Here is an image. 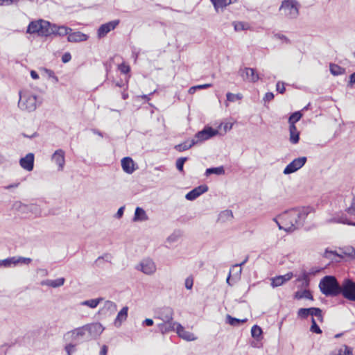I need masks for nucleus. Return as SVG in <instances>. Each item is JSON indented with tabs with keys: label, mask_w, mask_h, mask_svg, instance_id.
Instances as JSON below:
<instances>
[{
	"label": "nucleus",
	"mask_w": 355,
	"mask_h": 355,
	"mask_svg": "<svg viewBox=\"0 0 355 355\" xmlns=\"http://www.w3.org/2000/svg\"><path fill=\"white\" fill-rule=\"evenodd\" d=\"M306 157H300L293 159L284 170V174L288 175L301 168L306 163Z\"/></svg>",
	"instance_id": "obj_12"
},
{
	"label": "nucleus",
	"mask_w": 355,
	"mask_h": 355,
	"mask_svg": "<svg viewBox=\"0 0 355 355\" xmlns=\"http://www.w3.org/2000/svg\"><path fill=\"white\" fill-rule=\"evenodd\" d=\"M119 69L123 73H129L130 68L128 65L125 64H121L119 66Z\"/></svg>",
	"instance_id": "obj_53"
},
{
	"label": "nucleus",
	"mask_w": 355,
	"mask_h": 355,
	"mask_svg": "<svg viewBox=\"0 0 355 355\" xmlns=\"http://www.w3.org/2000/svg\"><path fill=\"white\" fill-rule=\"evenodd\" d=\"M19 164L21 168L27 171H31L34 167V155L31 153H28L24 157L19 160Z\"/></svg>",
	"instance_id": "obj_16"
},
{
	"label": "nucleus",
	"mask_w": 355,
	"mask_h": 355,
	"mask_svg": "<svg viewBox=\"0 0 355 355\" xmlns=\"http://www.w3.org/2000/svg\"><path fill=\"white\" fill-rule=\"evenodd\" d=\"M225 173V170L223 166L209 168L205 171V175L209 176L211 174L223 175Z\"/></svg>",
	"instance_id": "obj_40"
},
{
	"label": "nucleus",
	"mask_w": 355,
	"mask_h": 355,
	"mask_svg": "<svg viewBox=\"0 0 355 355\" xmlns=\"http://www.w3.org/2000/svg\"><path fill=\"white\" fill-rule=\"evenodd\" d=\"M176 333L178 336L187 341H193L197 339V337L191 332L187 331L184 327H182L180 323H177V326L175 328Z\"/></svg>",
	"instance_id": "obj_17"
},
{
	"label": "nucleus",
	"mask_w": 355,
	"mask_h": 355,
	"mask_svg": "<svg viewBox=\"0 0 355 355\" xmlns=\"http://www.w3.org/2000/svg\"><path fill=\"white\" fill-rule=\"evenodd\" d=\"M32 259L28 257L15 256L0 260V266L4 268H10L19 265H29Z\"/></svg>",
	"instance_id": "obj_7"
},
{
	"label": "nucleus",
	"mask_w": 355,
	"mask_h": 355,
	"mask_svg": "<svg viewBox=\"0 0 355 355\" xmlns=\"http://www.w3.org/2000/svg\"><path fill=\"white\" fill-rule=\"evenodd\" d=\"M347 214L355 217V198L352 199L350 205L345 209Z\"/></svg>",
	"instance_id": "obj_46"
},
{
	"label": "nucleus",
	"mask_w": 355,
	"mask_h": 355,
	"mask_svg": "<svg viewBox=\"0 0 355 355\" xmlns=\"http://www.w3.org/2000/svg\"><path fill=\"white\" fill-rule=\"evenodd\" d=\"M65 279L60 277L56 279H45L40 282L41 286H46L51 288H59L64 285Z\"/></svg>",
	"instance_id": "obj_24"
},
{
	"label": "nucleus",
	"mask_w": 355,
	"mask_h": 355,
	"mask_svg": "<svg viewBox=\"0 0 355 355\" xmlns=\"http://www.w3.org/2000/svg\"><path fill=\"white\" fill-rule=\"evenodd\" d=\"M309 309H310L309 312V315L317 317L319 321L322 322L323 317L322 315V310L320 308L311 307L309 308Z\"/></svg>",
	"instance_id": "obj_41"
},
{
	"label": "nucleus",
	"mask_w": 355,
	"mask_h": 355,
	"mask_svg": "<svg viewBox=\"0 0 355 355\" xmlns=\"http://www.w3.org/2000/svg\"><path fill=\"white\" fill-rule=\"evenodd\" d=\"M233 124L231 123H225L224 124H221L220 127H223L224 132H227L232 128Z\"/></svg>",
	"instance_id": "obj_60"
},
{
	"label": "nucleus",
	"mask_w": 355,
	"mask_h": 355,
	"mask_svg": "<svg viewBox=\"0 0 355 355\" xmlns=\"http://www.w3.org/2000/svg\"><path fill=\"white\" fill-rule=\"evenodd\" d=\"M177 322H162L157 324L159 331L162 334H166L169 331L175 330Z\"/></svg>",
	"instance_id": "obj_22"
},
{
	"label": "nucleus",
	"mask_w": 355,
	"mask_h": 355,
	"mask_svg": "<svg viewBox=\"0 0 355 355\" xmlns=\"http://www.w3.org/2000/svg\"><path fill=\"white\" fill-rule=\"evenodd\" d=\"M345 254L351 258L355 259V248H347L345 251Z\"/></svg>",
	"instance_id": "obj_54"
},
{
	"label": "nucleus",
	"mask_w": 355,
	"mask_h": 355,
	"mask_svg": "<svg viewBox=\"0 0 355 355\" xmlns=\"http://www.w3.org/2000/svg\"><path fill=\"white\" fill-rule=\"evenodd\" d=\"M289 141L293 144H296L300 140V132L295 125H289Z\"/></svg>",
	"instance_id": "obj_28"
},
{
	"label": "nucleus",
	"mask_w": 355,
	"mask_h": 355,
	"mask_svg": "<svg viewBox=\"0 0 355 355\" xmlns=\"http://www.w3.org/2000/svg\"><path fill=\"white\" fill-rule=\"evenodd\" d=\"M300 4L296 0H284L279 10L290 19H295L299 15Z\"/></svg>",
	"instance_id": "obj_4"
},
{
	"label": "nucleus",
	"mask_w": 355,
	"mask_h": 355,
	"mask_svg": "<svg viewBox=\"0 0 355 355\" xmlns=\"http://www.w3.org/2000/svg\"><path fill=\"white\" fill-rule=\"evenodd\" d=\"M53 35H58L60 36H64V35H69V33L72 31V29L71 28L64 26H57L55 24H53Z\"/></svg>",
	"instance_id": "obj_30"
},
{
	"label": "nucleus",
	"mask_w": 355,
	"mask_h": 355,
	"mask_svg": "<svg viewBox=\"0 0 355 355\" xmlns=\"http://www.w3.org/2000/svg\"><path fill=\"white\" fill-rule=\"evenodd\" d=\"M236 268H237V270L236 271L235 273H234L233 279H235L238 280V279H239L241 274L242 272V268H240V267Z\"/></svg>",
	"instance_id": "obj_64"
},
{
	"label": "nucleus",
	"mask_w": 355,
	"mask_h": 355,
	"mask_svg": "<svg viewBox=\"0 0 355 355\" xmlns=\"http://www.w3.org/2000/svg\"><path fill=\"white\" fill-rule=\"evenodd\" d=\"M276 89L280 94H283L285 92L284 84L281 82H278L276 85Z\"/></svg>",
	"instance_id": "obj_56"
},
{
	"label": "nucleus",
	"mask_w": 355,
	"mask_h": 355,
	"mask_svg": "<svg viewBox=\"0 0 355 355\" xmlns=\"http://www.w3.org/2000/svg\"><path fill=\"white\" fill-rule=\"evenodd\" d=\"M329 70L331 74L334 76H339L345 73V69L338 64H330Z\"/></svg>",
	"instance_id": "obj_38"
},
{
	"label": "nucleus",
	"mask_w": 355,
	"mask_h": 355,
	"mask_svg": "<svg viewBox=\"0 0 355 355\" xmlns=\"http://www.w3.org/2000/svg\"><path fill=\"white\" fill-rule=\"evenodd\" d=\"M216 11L232 3V0H211Z\"/></svg>",
	"instance_id": "obj_35"
},
{
	"label": "nucleus",
	"mask_w": 355,
	"mask_h": 355,
	"mask_svg": "<svg viewBox=\"0 0 355 355\" xmlns=\"http://www.w3.org/2000/svg\"><path fill=\"white\" fill-rule=\"evenodd\" d=\"M121 167L123 171L128 174H132L136 169L132 159L129 157H124L121 159Z\"/></svg>",
	"instance_id": "obj_21"
},
{
	"label": "nucleus",
	"mask_w": 355,
	"mask_h": 355,
	"mask_svg": "<svg viewBox=\"0 0 355 355\" xmlns=\"http://www.w3.org/2000/svg\"><path fill=\"white\" fill-rule=\"evenodd\" d=\"M42 71L45 73V74L49 78H53L55 83L58 82V77L55 75L54 72L52 70L46 69V68H44V69H42Z\"/></svg>",
	"instance_id": "obj_50"
},
{
	"label": "nucleus",
	"mask_w": 355,
	"mask_h": 355,
	"mask_svg": "<svg viewBox=\"0 0 355 355\" xmlns=\"http://www.w3.org/2000/svg\"><path fill=\"white\" fill-rule=\"evenodd\" d=\"M193 279L192 277H188L186 279H185V287L190 290L193 287Z\"/></svg>",
	"instance_id": "obj_52"
},
{
	"label": "nucleus",
	"mask_w": 355,
	"mask_h": 355,
	"mask_svg": "<svg viewBox=\"0 0 355 355\" xmlns=\"http://www.w3.org/2000/svg\"><path fill=\"white\" fill-rule=\"evenodd\" d=\"M208 191V187L206 185H200L197 187L187 193L185 198L188 200H194L202 193Z\"/></svg>",
	"instance_id": "obj_18"
},
{
	"label": "nucleus",
	"mask_w": 355,
	"mask_h": 355,
	"mask_svg": "<svg viewBox=\"0 0 355 355\" xmlns=\"http://www.w3.org/2000/svg\"><path fill=\"white\" fill-rule=\"evenodd\" d=\"M128 307L124 306L118 313L117 316L114 320V324L116 327H119L121 323L127 319L128 317Z\"/></svg>",
	"instance_id": "obj_29"
},
{
	"label": "nucleus",
	"mask_w": 355,
	"mask_h": 355,
	"mask_svg": "<svg viewBox=\"0 0 355 355\" xmlns=\"http://www.w3.org/2000/svg\"><path fill=\"white\" fill-rule=\"evenodd\" d=\"M273 98H274L273 93L267 92L263 97V101L265 102H267V101L269 102V101H272Z\"/></svg>",
	"instance_id": "obj_57"
},
{
	"label": "nucleus",
	"mask_w": 355,
	"mask_h": 355,
	"mask_svg": "<svg viewBox=\"0 0 355 355\" xmlns=\"http://www.w3.org/2000/svg\"><path fill=\"white\" fill-rule=\"evenodd\" d=\"M42 103L38 100L37 96L28 91L19 92V100L18 101L19 108L25 112H32Z\"/></svg>",
	"instance_id": "obj_2"
},
{
	"label": "nucleus",
	"mask_w": 355,
	"mask_h": 355,
	"mask_svg": "<svg viewBox=\"0 0 355 355\" xmlns=\"http://www.w3.org/2000/svg\"><path fill=\"white\" fill-rule=\"evenodd\" d=\"M37 273L40 275L42 277L47 276L49 274V272L45 268H37Z\"/></svg>",
	"instance_id": "obj_62"
},
{
	"label": "nucleus",
	"mask_w": 355,
	"mask_h": 355,
	"mask_svg": "<svg viewBox=\"0 0 355 355\" xmlns=\"http://www.w3.org/2000/svg\"><path fill=\"white\" fill-rule=\"evenodd\" d=\"M20 203H22L21 202H16L15 204H14V206L16 209H19V211H22V212H28V208H24V207H21L20 206Z\"/></svg>",
	"instance_id": "obj_58"
},
{
	"label": "nucleus",
	"mask_w": 355,
	"mask_h": 355,
	"mask_svg": "<svg viewBox=\"0 0 355 355\" xmlns=\"http://www.w3.org/2000/svg\"><path fill=\"white\" fill-rule=\"evenodd\" d=\"M71 59V55L69 53H65L62 57V61L64 63L69 62Z\"/></svg>",
	"instance_id": "obj_61"
},
{
	"label": "nucleus",
	"mask_w": 355,
	"mask_h": 355,
	"mask_svg": "<svg viewBox=\"0 0 355 355\" xmlns=\"http://www.w3.org/2000/svg\"><path fill=\"white\" fill-rule=\"evenodd\" d=\"M241 75L244 80L252 83H255L259 79V74L256 72L255 69L252 68H245L241 72Z\"/></svg>",
	"instance_id": "obj_19"
},
{
	"label": "nucleus",
	"mask_w": 355,
	"mask_h": 355,
	"mask_svg": "<svg viewBox=\"0 0 355 355\" xmlns=\"http://www.w3.org/2000/svg\"><path fill=\"white\" fill-rule=\"evenodd\" d=\"M136 269L141 271L147 275H153L157 270V266L154 261L150 258H146L141 261Z\"/></svg>",
	"instance_id": "obj_8"
},
{
	"label": "nucleus",
	"mask_w": 355,
	"mask_h": 355,
	"mask_svg": "<svg viewBox=\"0 0 355 355\" xmlns=\"http://www.w3.org/2000/svg\"><path fill=\"white\" fill-rule=\"evenodd\" d=\"M119 24V20L111 21L108 23L102 24L98 29V36L101 38L105 36L110 31L114 30Z\"/></svg>",
	"instance_id": "obj_14"
},
{
	"label": "nucleus",
	"mask_w": 355,
	"mask_h": 355,
	"mask_svg": "<svg viewBox=\"0 0 355 355\" xmlns=\"http://www.w3.org/2000/svg\"><path fill=\"white\" fill-rule=\"evenodd\" d=\"M19 205L21 207L28 208V212H31L35 216H39L41 214V209L36 204L26 205L24 203H20Z\"/></svg>",
	"instance_id": "obj_33"
},
{
	"label": "nucleus",
	"mask_w": 355,
	"mask_h": 355,
	"mask_svg": "<svg viewBox=\"0 0 355 355\" xmlns=\"http://www.w3.org/2000/svg\"><path fill=\"white\" fill-rule=\"evenodd\" d=\"M298 281H304L306 282V285L309 284V274L306 272H304L300 277L297 279Z\"/></svg>",
	"instance_id": "obj_55"
},
{
	"label": "nucleus",
	"mask_w": 355,
	"mask_h": 355,
	"mask_svg": "<svg viewBox=\"0 0 355 355\" xmlns=\"http://www.w3.org/2000/svg\"><path fill=\"white\" fill-rule=\"evenodd\" d=\"M148 220V217L146 213V211L139 207L135 209L134 217L132 221L134 222H143Z\"/></svg>",
	"instance_id": "obj_26"
},
{
	"label": "nucleus",
	"mask_w": 355,
	"mask_h": 355,
	"mask_svg": "<svg viewBox=\"0 0 355 355\" xmlns=\"http://www.w3.org/2000/svg\"><path fill=\"white\" fill-rule=\"evenodd\" d=\"M196 144V139H192L190 141H186L182 144L175 146V149L179 152H182L191 148L193 146Z\"/></svg>",
	"instance_id": "obj_31"
},
{
	"label": "nucleus",
	"mask_w": 355,
	"mask_h": 355,
	"mask_svg": "<svg viewBox=\"0 0 355 355\" xmlns=\"http://www.w3.org/2000/svg\"><path fill=\"white\" fill-rule=\"evenodd\" d=\"M218 134V130H215L209 126H205L201 131L197 132L193 139H196V144L206 141Z\"/></svg>",
	"instance_id": "obj_11"
},
{
	"label": "nucleus",
	"mask_w": 355,
	"mask_h": 355,
	"mask_svg": "<svg viewBox=\"0 0 355 355\" xmlns=\"http://www.w3.org/2000/svg\"><path fill=\"white\" fill-rule=\"evenodd\" d=\"M124 209H125V207L124 206L121 207L118 209V211H117V212H116V214L115 215V217L117 218H121L123 216V215Z\"/></svg>",
	"instance_id": "obj_63"
},
{
	"label": "nucleus",
	"mask_w": 355,
	"mask_h": 355,
	"mask_svg": "<svg viewBox=\"0 0 355 355\" xmlns=\"http://www.w3.org/2000/svg\"><path fill=\"white\" fill-rule=\"evenodd\" d=\"M309 308H301L297 311V316L302 319H305L309 315Z\"/></svg>",
	"instance_id": "obj_45"
},
{
	"label": "nucleus",
	"mask_w": 355,
	"mask_h": 355,
	"mask_svg": "<svg viewBox=\"0 0 355 355\" xmlns=\"http://www.w3.org/2000/svg\"><path fill=\"white\" fill-rule=\"evenodd\" d=\"M40 31L39 33V36L42 37H49L53 34V24H51L50 22L44 20L43 22H42Z\"/></svg>",
	"instance_id": "obj_23"
},
{
	"label": "nucleus",
	"mask_w": 355,
	"mask_h": 355,
	"mask_svg": "<svg viewBox=\"0 0 355 355\" xmlns=\"http://www.w3.org/2000/svg\"><path fill=\"white\" fill-rule=\"evenodd\" d=\"M227 101L230 102H234L236 101V96L232 93L228 92L226 94Z\"/></svg>",
	"instance_id": "obj_59"
},
{
	"label": "nucleus",
	"mask_w": 355,
	"mask_h": 355,
	"mask_svg": "<svg viewBox=\"0 0 355 355\" xmlns=\"http://www.w3.org/2000/svg\"><path fill=\"white\" fill-rule=\"evenodd\" d=\"M116 311V305L115 303L111 301H106L104 304L103 311L112 314Z\"/></svg>",
	"instance_id": "obj_36"
},
{
	"label": "nucleus",
	"mask_w": 355,
	"mask_h": 355,
	"mask_svg": "<svg viewBox=\"0 0 355 355\" xmlns=\"http://www.w3.org/2000/svg\"><path fill=\"white\" fill-rule=\"evenodd\" d=\"M233 218V214L231 210H225L223 211L220 214L218 217V220L220 222L225 223L226 221H230Z\"/></svg>",
	"instance_id": "obj_37"
},
{
	"label": "nucleus",
	"mask_w": 355,
	"mask_h": 355,
	"mask_svg": "<svg viewBox=\"0 0 355 355\" xmlns=\"http://www.w3.org/2000/svg\"><path fill=\"white\" fill-rule=\"evenodd\" d=\"M43 19H40L37 21H31L28 26L26 33L30 34L37 33L39 35L40 28L42 27V22H43Z\"/></svg>",
	"instance_id": "obj_27"
},
{
	"label": "nucleus",
	"mask_w": 355,
	"mask_h": 355,
	"mask_svg": "<svg viewBox=\"0 0 355 355\" xmlns=\"http://www.w3.org/2000/svg\"><path fill=\"white\" fill-rule=\"evenodd\" d=\"M227 320L228 323L232 326H237L239 324L244 323L247 321V319L239 320L236 318H233V317L230 316V315H227Z\"/></svg>",
	"instance_id": "obj_44"
},
{
	"label": "nucleus",
	"mask_w": 355,
	"mask_h": 355,
	"mask_svg": "<svg viewBox=\"0 0 355 355\" xmlns=\"http://www.w3.org/2000/svg\"><path fill=\"white\" fill-rule=\"evenodd\" d=\"M69 343L65 346L64 349L67 353V355H71L76 351V344L72 342H68Z\"/></svg>",
	"instance_id": "obj_47"
},
{
	"label": "nucleus",
	"mask_w": 355,
	"mask_h": 355,
	"mask_svg": "<svg viewBox=\"0 0 355 355\" xmlns=\"http://www.w3.org/2000/svg\"><path fill=\"white\" fill-rule=\"evenodd\" d=\"M174 311L170 306H162L156 309L155 312V318L159 319L162 322H173Z\"/></svg>",
	"instance_id": "obj_9"
},
{
	"label": "nucleus",
	"mask_w": 355,
	"mask_h": 355,
	"mask_svg": "<svg viewBox=\"0 0 355 355\" xmlns=\"http://www.w3.org/2000/svg\"><path fill=\"white\" fill-rule=\"evenodd\" d=\"M340 293L345 299L355 301V282L345 279L340 285Z\"/></svg>",
	"instance_id": "obj_6"
},
{
	"label": "nucleus",
	"mask_w": 355,
	"mask_h": 355,
	"mask_svg": "<svg viewBox=\"0 0 355 355\" xmlns=\"http://www.w3.org/2000/svg\"><path fill=\"white\" fill-rule=\"evenodd\" d=\"M103 300V298L99 297L96 299H92L88 300L83 301L80 303V305L81 306H87L92 309L96 308L99 303Z\"/></svg>",
	"instance_id": "obj_34"
},
{
	"label": "nucleus",
	"mask_w": 355,
	"mask_h": 355,
	"mask_svg": "<svg viewBox=\"0 0 355 355\" xmlns=\"http://www.w3.org/2000/svg\"><path fill=\"white\" fill-rule=\"evenodd\" d=\"M64 151L62 149H58L53 154L51 159L58 165V171H62L65 164Z\"/></svg>",
	"instance_id": "obj_15"
},
{
	"label": "nucleus",
	"mask_w": 355,
	"mask_h": 355,
	"mask_svg": "<svg viewBox=\"0 0 355 355\" xmlns=\"http://www.w3.org/2000/svg\"><path fill=\"white\" fill-rule=\"evenodd\" d=\"M294 298L297 300L301 299H308L311 300H313V295L311 294V291L309 290H303L295 292L294 295Z\"/></svg>",
	"instance_id": "obj_32"
},
{
	"label": "nucleus",
	"mask_w": 355,
	"mask_h": 355,
	"mask_svg": "<svg viewBox=\"0 0 355 355\" xmlns=\"http://www.w3.org/2000/svg\"><path fill=\"white\" fill-rule=\"evenodd\" d=\"M331 355H352V349L347 345L338 349L337 351H334Z\"/></svg>",
	"instance_id": "obj_39"
},
{
	"label": "nucleus",
	"mask_w": 355,
	"mask_h": 355,
	"mask_svg": "<svg viewBox=\"0 0 355 355\" xmlns=\"http://www.w3.org/2000/svg\"><path fill=\"white\" fill-rule=\"evenodd\" d=\"M310 331L313 333H315V334H321L322 333V330L318 327V325L316 323L315 320L313 318H311V326L310 328Z\"/></svg>",
	"instance_id": "obj_48"
},
{
	"label": "nucleus",
	"mask_w": 355,
	"mask_h": 355,
	"mask_svg": "<svg viewBox=\"0 0 355 355\" xmlns=\"http://www.w3.org/2000/svg\"><path fill=\"white\" fill-rule=\"evenodd\" d=\"M85 329L87 340L95 339L99 336L104 330L103 327L101 323L94 322L84 325Z\"/></svg>",
	"instance_id": "obj_10"
},
{
	"label": "nucleus",
	"mask_w": 355,
	"mask_h": 355,
	"mask_svg": "<svg viewBox=\"0 0 355 355\" xmlns=\"http://www.w3.org/2000/svg\"><path fill=\"white\" fill-rule=\"evenodd\" d=\"M234 29L236 31H240L243 30H245L248 28V24L243 22H234Z\"/></svg>",
	"instance_id": "obj_51"
},
{
	"label": "nucleus",
	"mask_w": 355,
	"mask_h": 355,
	"mask_svg": "<svg viewBox=\"0 0 355 355\" xmlns=\"http://www.w3.org/2000/svg\"><path fill=\"white\" fill-rule=\"evenodd\" d=\"M88 39V36L81 32H70L67 37V40L69 42H80L86 41Z\"/></svg>",
	"instance_id": "obj_25"
},
{
	"label": "nucleus",
	"mask_w": 355,
	"mask_h": 355,
	"mask_svg": "<svg viewBox=\"0 0 355 355\" xmlns=\"http://www.w3.org/2000/svg\"><path fill=\"white\" fill-rule=\"evenodd\" d=\"M64 340L66 342H72L76 345L83 341H88L84 326L67 332L64 335Z\"/></svg>",
	"instance_id": "obj_5"
},
{
	"label": "nucleus",
	"mask_w": 355,
	"mask_h": 355,
	"mask_svg": "<svg viewBox=\"0 0 355 355\" xmlns=\"http://www.w3.org/2000/svg\"><path fill=\"white\" fill-rule=\"evenodd\" d=\"M309 212L307 207L295 208L283 212L278 218L284 223L286 232H292L303 226Z\"/></svg>",
	"instance_id": "obj_1"
},
{
	"label": "nucleus",
	"mask_w": 355,
	"mask_h": 355,
	"mask_svg": "<svg viewBox=\"0 0 355 355\" xmlns=\"http://www.w3.org/2000/svg\"><path fill=\"white\" fill-rule=\"evenodd\" d=\"M293 277V272H288L284 275H279L271 278V286L273 288L280 286Z\"/></svg>",
	"instance_id": "obj_20"
},
{
	"label": "nucleus",
	"mask_w": 355,
	"mask_h": 355,
	"mask_svg": "<svg viewBox=\"0 0 355 355\" xmlns=\"http://www.w3.org/2000/svg\"><path fill=\"white\" fill-rule=\"evenodd\" d=\"M327 223H342L348 225L355 226V222L351 221L347 218V215L344 213H338L334 216L327 220Z\"/></svg>",
	"instance_id": "obj_13"
},
{
	"label": "nucleus",
	"mask_w": 355,
	"mask_h": 355,
	"mask_svg": "<svg viewBox=\"0 0 355 355\" xmlns=\"http://www.w3.org/2000/svg\"><path fill=\"white\" fill-rule=\"evenodd\" d=\"M302 114L300 112L293 113L288 119L289 125H295L302 118Z\"/></svg>",
	"instance_id": "obj_42"
},
{
	"label": "nucleus",
	"mask_w": 355,
	"mask_h": 355,
	"mask_svg": "<svg viewBox=\"0 0 355 355\" xmlns=\"http://www.w3.org/2000/svg\"><path fill=\"white\" fill-rule=\"evenodd\" d=\"M251 334L254 338L259 340L262 334L261 328L257 325H254L251 329Z\"/></svg>",
	"instance_id": "obj_43"
},
{
	"label": "nucleus",
	"mask_w": 355,
	"mask_h": 355,
	"mask_svg": "<svg viewBox=\"0 0 355 355\" xmlns=\"http://www.w3.org/2000/svg\"><path fill=\"white\" fill-rule=\"evenodd\" d=\"M187 157H180L177 159L176 168L179 171H183L184 164L187 160Z\"/></svg>",
	"instance_id": "obj_49"
},
{
	"label": "nucleus",
	"mask_w": 355,
	"mask_h": 355,
	"mask_svg": "<svg viewBox=\"0 0 355 355\" xmlns=\"http://www.w3.org/2000/svg\"><path fill=\"white\" fill-rule=\"evenodd\" d=\"M319 288L326 296H336L340 294V285L334 276L327 275L323 277L320 280Z\"/></svg>",
	"instance_id": "obj_3"
}]
</instances>
